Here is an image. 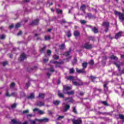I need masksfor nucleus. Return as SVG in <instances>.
Returning a JSON list of instances; mask_svg holds the SVG:
<instances>
[{"label": "nucleus", "instance_id": "f257e3e1", "mask_svg": "<svg viewBox=\"0 0 124 124\" xmlns=\"http://www.w3.org/2000/svg\"><path fill=\"white\" fill-rule=\"evenodd\" d=\"M67 80L72 81L73 85L75 86H82L83 85V82L82 80L78 79L77 78H75L72 76H69L66 77Z\"/></svg>", "mask_w": 124, "mask_h": 124}, {"label": "nucleus", "instance_id": "f03ea898", "mask_svg": "<svg viewBox=\"0 0 124 124\" xmlns=\"http://www.w3.org/2000/svg\"><path fill=\"white\" fill-rule=\"evenodd\" d=\"M72 88L71 86H68L67 85L63 86V93H66L68 94V95H71L72 94H74V91H72L71 92H68V91H70Z\"/></svg>", "mask_w": 124, "mask_h": 124}, {"label": "nucleus", "instance_id": "7ed1b4c3", "mask_svg": "<svg viewBox=\"0 0 124 124\" xmlns=\"http://www.w3.org/2000/svg\"><path fill=\"white\" fill-rule=\"evenodd\" d=\"M49 119L48 118H44L41 119H35V120H30V123L31 124H35L36 122H38L39 123H42V122L47 123Z\"/></svg>", "mask_w": 124, "mask_h": 124}, {"label": "nucleus", "instance_id": "20e7f679", "mask_svg": "<svg viewBox=\"0 0 124 124\" xmlns=\"http://www.w3.org/2000/svg\"><path fill=\"white\" fill-rule=\"evenodd\" d=\"M123 13H121L117 11H114V14L119 16V19L123 22L124 20V9L122 10Z\"/></svg>", "mask_w": 124, "mask_h": 124}, {"label": "nucleus", "instance_id": "39448f33", "mask_svg": "<svg viewBox=\"0 0 124 124\" xmlns=\"http://www.w3.org/2000/svg\"><path fill=\"white\" fill-rule=\"evenodd\" d=\"M114 64L116 65L117 67L118 68V70L120 73H124V70L121 71V68L120 67L121 65L123 64V62H120L119 61H117L116 62H113Z\"/></svg>", "mask_w": 124, "mask_h": 124}, {"label": "nucleus", "instance_id": "423d86ee", "mask_svg": "<svg viewBox=\"0 0 124 124\" xmlns=\"http://www.w3.org/2000/svg\"><path fill=\"white\" fill-rule=\"evenodd\" d=\"M93 47L92 45H90L89 43L85 44L82 46V48H85V49H91Z\"/></svg>", "mask_w": 124, "mask_h": 124}, {"label": "nucleus", "instance_id": "0eeeda50", "mask_svg": "<svg viewBox=\"0 0 124 124\" xmlns=\"http://www.w3.org/2000/svg\"><path fill=\"white\" fill-rule=\"evenodd\" d=\"M50 63H55V64H56V67H60V66H61V64H62V63H63V62H58L57 61H51L50 62Z\"/></svg>", "mask_w": 124, "mask_h": 124}, {"label": "nucleus", "instance_id": "6e6552de", "mask_svg": "<svg viewBox=\"0 0 124 124\" xmlns=\"http://www.w3.org/2000/svg\"><path fill=\"white\" fill-rule=\"evenodd\" d=\"M73 124H82V120L78 118L77 120H73L72 121Z\"/></svg>", "mask_w": 124, "mask_h": 124}, {"label": "nucleus", "instance_id": "1a4fd4ad", "mask_svg": "<svg viewBox=\"0 0 124 124\" xmlns=\"http://www.w3.org/2000/svg\"><path fill=\"white\" fill-rule=\"evenodd\" d=\"M109 23L108 22H105L103 23V27H105V28H106V32H107V31H108V28H109Z\"/></svg>", "mask_w": 124, "mask_h": 124}, {"label": "nucleus", "instance_id": "9d476101", "mask_svg": "<svg viewBox=\"0 0 124 124\" xmlns=\"http://www.w3.org/2000/svg\"><path fill=\"white\" fill-rule=\"evenodd\" d=\"M33 112H36L37 111L39 114H40V115H43V114H45L44 111L40 110L39 109L37 108H35L33 110Z\"/></svg>", "mask_w": 124, "mask_h": 124}, {"label": "nucleus", "instance_id": "9b49d317", "mask_svg": "<svg viewBox=\"0 0 124 124\" xmlns=\"http://www.w3.org/2000/svg\"><path fill=\"white\" fill-rule=\"evenodd\" d=\"M26 59H27V55L24 53H22L19 58V61H24Z\"/></svg>", "mask_w": 124, "mask_h": 124}, {"label": "nucleus", "instance_id": "f8f14e48", "mask_svg": "<svg viewBox=\"0 0 124 124\" xmlns=\"http://www.w3.org/2000/svg\"><path fill=\"white\" fill-rule=\"evenodd\" d=\"M70 108L69 105H66L63 107V112H66Z\"/></svg>", "mask_w": 124, "mask_h": 124}, {"label": "nucleus", "instance_id": "ddd939ff", "mask_svg": "<svg viewBox=\"0 0 124 124\" xmlns=\"http://www.w3.org/2000/svg\"><path fill=\"white\" fill-rule=\"evenodd\" d=\"M76 70L77 72H78V73H86L85 70L83 68H82V69H79L77 68Z\"/></svg>", "mask_w": 124, "mask_h": 124}, {"label": "nucleus", "instance_id": "4468645a", "mask_svg": "<svg viewBox=\"0 0 124 124\" xmlns=\"http://www.w3.org/2000/svg\"><path fill=\"white\" fill-rule=\"evenodd\" d=\"M39 23V20L37 19L32 21V22L31 23V25H38Z\"/></svg>", "mask_w": 124, "mask_h": 124}, {"label": "nucleus", "instance_id": "2eb2a0df", "mask_svg": "<svg viewBox=\"0 0 124 124\" xmlns=\"http://www.w3.org/2000/svg\"><path fill=\"white\" fill-rule=\"evenodd\" d=\"M37 106H39L41 107L42 106H44V102L38 101L36 103Z\"/></svg>", "mask_w": 124, "mask_h": 124}, {"label": "nucleus", "instance_id": "dca6fc26", "mask_svg": "<svg viewBox=\"0 0 124 124\" xmlns=\"http://www.w3.org/2000/svg\"><path fill=\"white\" fill-rule=\"evenodd\" d=\"M122 31L117 33L115 35V39H118L120 38V37H121V36H122Z\"/></svg>", "mask_w": 124, "mask_h": 124}, {"label": "nucleus", "instance_id": "f3484780", "mask_svg": "<svg viewBox=\"0 0 124 124\" xmlns=\"http://www.w3.org/2000/svg\"><path fill=\"white\" fill-rule=\"evenodd\" d=\"M74 35L75 36L76 38H77L78 36H80V32L77 31H76L74 32Z\"/></svg>", "mask_w": 124, "mask_h": 124}, {"label": "nucleus", "instance_id": "a211bd4d", "mask_svg": "<svg viewBox=\"0 0 124 124\" xmlns=\"http://www.w3.org/2000/svg\"><path fill=\"white\" fill-rule=\"evenodd\" d=\"M65 100L67 101H68V102H71V103H73L74 100H73V99L72 98V97H68V98H66L65 99Z\"/></svg>", "mask_w": 124, "mask_h": 124}, {"label": "nucleus", "instance_id": "6ab92c4d", "mask_svg": "<svg viewBox=\"0 0 124 124\" xmlns=\"http://www.w3.org/2000/svg\"><path fill=\"white\" fill-rule=\"evenodd\" d=\"M11 122L13 124H21V122H19V121H16V120L15 119H13L11 121Z\"/></svg>", "mask_w": 124, "mask_h": 124}, {"label": "nucleus", "instance_id": "aec40b11", "mask_svg": "<svg viewBox=\"0 0 124 124\" xmlns=\"http://www.w3.org/2000/svg\"><path fill=\"white\" fill-rule=\"evenodd\" d=\"M108 84V82H105L104 85V88L105 92H107L108 91V87H107Z\"/></svg>", "mask_w": 124, "mask_h": 124}, {"label": "nucleus", "instance_id": "412c9836", "mask_svg": "<svg viewBox=\"0 0 124 124\" xmlns=\"http://www.w3.org/2000/svg\"><path fill=\"white\" fill-rule=\"evenodd\" d=\"M90 78L91 79L92 81H93V83H95V80L96 79H97V78L94 77V76H91V77H90Z\"/></svg>", "mask_w": 124, "mask_h": 124}, {"label": "nucleus", "instance_id": "4be33fe9", "mask_svg": "<svg viewBox=\"0 0 124 124\" xmlns=\"http://www.w3.org/2000/svg\"><path fill=\"white\" fill-rule=\"evenodd\" d=\"M28 98L29 99H33V98H34V93H31L30 95L28 97Z\"/></svg>", "mask_w": 124, "mask_h": 124}, {"label": "nucleus", "instance_id": "5701e85b", "mask_svg": "<svg viewBox=\"0 0 124 124\" xmlns=\"http://www.w3.org/2000/svg\"><path fill=\"white\" fill-rule=\"evenodd\" d=\"M92 31H93L94 33H97L98 32V30L96 27H93L92 28Z\"/></svg>", "mask_w": 124, "mask_h": 124}, {"label": "nucleus", "instance_id": "b1692460", "mask_svg": "<svg viewBox=\"0 0 124 124\" xmlns=\"http://www.w3.org/2000/svg\"><path fill=\"white\" fill-rule=\"evenodd\" d=\"M45 95L44 93H40L38 96L37 97L38 98H44Z\"/></svg>", "mask_w": 124, "mask_h": 124}, {"label": "nucleus", "instance_id": "393cba45", "mask_svg": "<svg viewBox=\"0 0 124 124\" xmlns=\"http://www.w3.org/2000/svg\"><path fill=\"white\" fill-rule=\"evenodd\" d=\"M88 65V63L87 62H84L82 63V67L83 69L85 70L87 68V66Z\"/></svg>", "mask_w": 124, "mask_h": 124}, {"label": "nucleus", "instance_id": "a878e982", "mask_svg": "<svg viewBox=\"0 0 124 124\" xmlns=\"http://www.w3.org/2000/svg\"><path fill=\"white\" fill-rule=\"evenodd\" d=\"M110 59H111V60H114V61H118V58L114 55H111Z\"/></svg>", "mask_w": 124, "mask_h": 124}, {"label": "nucleus", "instance_id": "bb28decb", "mask_svg": "<svg viewBox=\"0 0 124 124\" xmlns=\"http://www.w3.org/2000/svg\"><path fill=\"white\" fill-rule=\"evenodd\" d=\"M81 10H82L83 11V13H85V10L86 9V6L85 5H83L80 7Z\"/></svg>", "mask_w": 124, "mask_h": 124}, {"label": "nucleus", "instance_id": "cd10ccee", "mask_svg": "<svg viewBox=\"0 0 124 124\" xmlns=\"http://www.w3.org/2000/svg\"><path fill=\"white\" fill-rule=\"evenodd\" d=\"M101 103L105 105V106H109V104H108V103H107V101H102Z\"/></svg>", "mask_w": 124, "mask_h": 124}, {"label": "nucleus", "instance_id": "c85d7f7f", "mask_svg": "<svg viewBox=\"0 0 124 124\" xmlns=\"http://www.w3.org/2000/svg\"><path fill=\"white\" fill-rule=\"evenodd\" d=\"M60 101H55L53 102V104H54V105H59L60 103Z\"/></svg>", "mask_w": 124, "mask_h": 124}, {"label": "nucleus", "instance_id": "c756f323", "mask_svg": "<svg viewBox=\"0 0 124 124\" xmlns=\"http://www.w3.org/2000/svg\"><path fill=\"white\" fill-rule=\"evenodd\" d=\"M45 49H46V46H44L43 48H41L40 52L43 53L44 52V51L45 50Z\"/></svg>", "mask_w": 124, "mask_h": 124}, {"label": "nucleus", "instance_id": "7c9ffc66", "mask_svg": "<svg viewBox=\"0 0 124 124\" xmlns=\"http://www.w3.org/2000/svg\"><path fill=\"white\" fill-rule=\"evenodd\" d=\"M58 96L59 97L63 98V94L60 92H58Z\"/></svg>", "mask_w": 124, "mask_h": 124}, {"label": "nucleus", "instance_id": "2f4dec72", "mask_svg": "<svg viewBox=\"0 0 124 124\" xmlns=\"http://www.w3.org/2000/svg\"><path fill=\"white\" fill-rule=\"evenodd\" d=\"M66 33L68 37H70V36H71V33L70 32V31H69L68 32H66Z\"/></svg>", "mask_w": 124, "mask_h": 124}, {"label": "nucleus", "instance_id": "473e14b6", "mask_svg": "<svg viewBox=\"0 0 124 124\" xmlns=\"http://www.w3.org/2000/svg\"><path fill=\"white\" fill-rule=\"evenodd\" d=\"M56 11L59 14H62V11L59 9H56Z\"/></svg>", "mask_w": 124, "mask_h": 124}, {"label": "nucleus", "instance_id": "72a5a7b5", "mask_svg": "<svg viewBox=\"0 0 124 124\" xmlns=\"http://www.w3.org/2000/svg\"><path fill=\"white\" fill-rule=\"evenodd\" d=\"M69 72H70V74H73V73H74V69H73V68L70 69Z\"/></svg>", "mask_w": 124, "mask_h": 124}, {"label": "nucleus", "instance_id": "f704fd0d", "mask_svg": "<svg viewBox=\"0 0 124 124\" xmlns=\"http://www.w3.org/2000/svg\"><path fill=\"white\" fill-rule=\"evenodd\" d=\"M119 118L121 119V120H124V115L123 114H119Z\"/></svg>", "mask_w": 124, "mask_h": 124}, {"label": "nucleus", "instance_id": "c9c22d12", "mask_svg": "<svg viewBox=\"0 0 124 124\" xmlns=\"http://www.w3.org/2000/svg\"><path fill=\"white\" fill-rule=\"evenodd\" d=\"M21 27V23H18L16 25V29H18V28H20Z\"/></svg>", "mask_w": 124, "mask_h": 124}, {"label": "nucleus", "instance_id": "e433bc0d", "mask_svg": "<svg viewBox=\"0 0 124 124\" xmlns=\"http://www.w3.org/2000/svg\"><path fill=\"white\" fill-rule=\"evenodd\" d=\"M70 54V51H67L65 52L64 55V56H66V57H68V55Z\"/></svg>", "mask_w": 124, "mask_h": 124}, {"label": "nucleus", "instance_id": "4c0bfd02", "mask_svg": "<svg viewBox=\"0 0 124 124\" xmlns=\"http://www.w3.org/2000/svg\"><path fill=\"white\" fill-rule=\"evenodd\" d=\"M53 58L54 59V60H59V56L55 54L53 56Z\"/></svg>", "mask_w": 124, "mask_h": 124}, {"label": "nucleus", "instance_id": "58836bf2", "mask_svg": "<svg viewBox=\"0 0 124 124\" xmlns=\"http://www.w3.org/2000/svg\"><path fill=\"white\" fill-rule=\"evenodd\" d=\"M5 38V35H0V39H4Z\"/></svg>", "mask_w": 124, "mask_h": 124}, {"label": "nucleus", "instance_id": "ea45409f", "mask_svg": "<svg viewBox=\"0 0 124 124\" xmlns=\"http://www.w3.org/2000/svg\"><path fill=\"white\" fill-rule=\"evenodd\" d=\"M45 40H49L50 39V36H48V35L45 36Z\"/></svg>", "mask_w": 124, "mask_h": 124}, {"label": "nucleus", "instance_id": "a19ab883", "mask_svg": "<svg viewBox=\"0 0 124 124\" xmlns=\"http://www.w3.org/2000/svg\"><path fill=\"white\" fill-rule=\"evenodd\" d=\"M65 47V46L64 45V44H62L60 46V48L61 49H64V48Z\"/></svg>", "mask_w": 124, "mask_h": 124}, {"label": "nucleus", "instance_id": "79ce46f5", "mask_svg": "<svg viewBox=\"0 0 124 124\" xmlns=\"http://www.w3.org/2000/svg\"><path fill=\"white\" fill-rule=\"evenodd\" d=\"M73 112H74V113H75V114H77V110H76V108L74 107L73 108Z\"/></svg>", "mask_w": 124, "mask_h": 124}, {"label": "nucleus", "instance_id": "37998d69", "mask_svg": "<svg viewBox=\"0 0 124 124\" xmlns=\"http://www.w3.org/2000/svg\"><path fill=\"white\" fill-rule=\"evenodd\" d=\"M29 111H30V110L29 109H26V110L23 111V114H28V113H29Z\"/></svg>", "mask_w": 124, "mask_h": 124}, {"label": "nucleus", "instance_id": "c03bdc74", "mask_svg": "<svg viewBox=\"0 0 124 124\" xmlns=\"http://www.w3.org/2000/svg\"><path fill=\"white\" fill-rule=\"evenodd\" d=\"M16 106H17V104L15 103L12 105L11 107L12 108H16Z\"/></svg>", "mask_w": 124, "mask_h": 124}, {"label": "nucleus", "instance_id": "a18cd8bd", "mask_svg": "<svg viewBox=\"0 0 124 124\" xmlns=\"http://www.w3.org/2000/svg\"><path fill=\"white\" fill-rule=\"evenodd\" d=\"M77 62V59L76 58L74 59V60L72 62L73 64H75Z\"/></svg>", "mask_w": 124, "mask_h": 124}, {"label": "nucleus", "instance_id": "49530a36", "mask_svg": "<svg viewBox=\"0 0 124 124\" xmlns=\"http://www.w3.org/2000/svg\"><path fill=\"white\" fill-rule=\"evenodd\" d=\"M51 53H52V52L50 50H48L47 51V54L48 55V56H50V55H51Z\"/></svg>", "mask_w": 124, "mask_h": 124}, {"label": "nucleus", "instance_id": "de8ad7c7", "mask_svg": "<svg viewBox=\"0 0 124 124\" xmlns=\"http://www.w3.org/2000/svg\"><path fill=\"white\" fill-rule=\"evenodd\" d=\"M11 88H14V87H15V83L13 82L11 83V85H10Z\"/></svg>", "mask_w": 124, "mask_h": 124}, {"label": "nucleus", "instance_id": "09e8293b", "mask_svg": "<svg viewBox=\"0 0 124 124\" xmlns=\"http://www.w3.org/2000/svg\"><path fill=\"white\" fill-rule=\"evenodd\" d=\"M93 63H94V62H93V60H91L90 62H89V64H91V65H93Z\"/></svg>", "mask_w": 124, "mask_h": 124}, {"label": "nucleus", "instance_id": "8fccbe9b", "mask_svg": "<svg viewBox=\"0 0 124 124\" xmlns=\"http://www.w3.org/2000/svg\"><path fill=\"white\" fill-rule=\"evenodd\" d=\"M66 23V21H65V20L64 19H62L61 21V24H64Z\"/></svg>", "mask_w": 124, "mask_h": 124}, {"label": "nucleus", "instance_id": "3c124183", "mask_svg": "<svg viewBox=\"0 0 124 124\" xmlns=\"http://www.w3.org/2000/svg\"><path fill=\"white\" fill-rule=\"evenodd\" d=\"M64 116H60L58 117V120H61V119H63Z\"/></svg>", "mask_w": 124, "mask_h": 124}, {"label": "nucleus", "instance_id": "603ef678", "mask_svg": "<svg viewBox=\"0 0 124 124\" xmlns=\"http://www.w3.org/2000/svg\"><path fill=\"white\" fill-rule=\"evenodd\" d=\"M49 71H50V72H54V70L53 68H50V69H49Z\"/></svg>", "mask_w": 124, "mask_h": 124}, {"label": "nucleus", "instance_id": "864d4df0", "mask_svg": "<svg viewBox=\"0 0 124 124\" xmlns=\"http://www.w3.org/2000/svg\"><path fill=\"white\" fill-rule=\"evenodd\" d=\"M80 23H81V24H86V22L85 20H80Z\"/></svg>", "mask_w": 124, "mask_h": 124}, {"label": "nucleus", "instance_id": "5fc2aeb1", "mask_svg": "<svg viewBox=\"0 0 124 124\" xmlns=\"http://www.w3.org/2000/svg\"><path fill=\"white\" fill-rule=\"evenodd\" d=\"M14 27V25L12 24L9 26V29L10 30H11V29H12L13 27Z\"/></svg>", "mask_w": 124, "mask_h": 124}, {"label": "nucleus", "instance_id": "6e6d98bb", "mask_svg": "<svg viewBox=\"0 0 124 124\" xmlns=\"http://www.w3.org/2000/svg\"><path fill=\"white\" fill-rule=\"evenodd\" d=\"M6 96H11V95H10L8 93V91H7V92L6 93Z\"/></svg>", "mask_w": 124, "mask_h": 124}, {"label": "nucleus", "instance_id": "4d7b16f0", "mask_svg": "<svg viewBox=\"0 0 124 124\" xmlns=\"http://www.w3.org/2000/svg\"><path fill=\"white\" fill-rule=\"evenodd\" d=\"M79 94L80 95H84V94H85V93H84V92H80L79 93Z\"/></svg>", "mask_w": 124, "mask_h": 124}, {"label": "nucleus", "instance_id": "13d9d810", "mask_svg": "<svg viewBox=\"0 0 124 124\" xmlns=\"http://www.w3.org/2000/svg\"><path fill=\"white\" fill-rule=\"evenodd\" d=\"M31 117H32V114H30L27 115V117L28 118H31Z\"/></svg>", "mask_w": 124, "mask_h": 124}, {"label": "nucleus", "instance_id": "bf43d9fd", "mask_svg": "<svg viewBox=\"0 0 124 124\" xmlns=\"http://www.w3.org/2000/svg\"><path fill=\"white\" fill-rule=\"evenodd\" d=\"M48 113L49 115H52V114H53V112H52V111L50 110H48Z\"/></svg>", "mask_w": 124, "mask_h": 124}, {"label": "nucleus", "instance_id": "052dcab7", "mask_svg": "<svg viewBox=\"0 0 124 124\" xmlns=\"http://www.w3.org/2000/svg\"><path fill=\"white\" fill-rule=\"evenodd\" d=\"M6 64H7V62H3V66H5V65Z\"/></svg>", "mask_w": 124, "mask_h": 124}, {"label": "nucleus", "instance_id": "680f3d73", "mask_svg": "<svg viewBox=\"0 0 124 124\" xmlns=\"http://www.w3.org/2000/svg\"><path fill=\"white\" fill-rule=\"evenodd\" d=\"M26 87H30V82H27L26 85Z\"/></svg>", "mask_w": 124, "mask_h": 124}, {"label": "nucleus", "instance_id": "e2e57ef3", "mask_svg": "<svg viewBox=\"0 0 124 124\" xmlns=\"http://www.w3.org/2000/svg\"><path fill=\"white\" fill-rule=\"evenodd\" d=\"M22 34V31H20L18 33L17 35H21Z\"/></svg>", "mask_w": 124, "mask_h": 124}, {"label": "nucleus", "instance_id": "0e129e2a", "mask_svg": "<svg viewBox=\"0 0 124 124\" xmlns=\"http://www.w3.org/2000/svg\"><path fill=\"white\" fill-rule=\"evenodd\" d=\"M43 61H44V62H48V59H44L43 60Z\"/></svg>", "mask_w": 124, "mask_h": 124}, {"label": "nucleus", "instance_id": "69168bd1", "mask_svg": "<svg viewBox=\"0 0 124 124\" xmlns=\"http://www.w3.org/2000/svg\"><path fill=\"white\" fill-rule=\"evenodd\" d=\"M87 16H88V17H89V18H91V17L92 16V15L91 14H88Z\"/></svg>", "mask_w": 124, "mask_h": 124}, {"label": "nucleus", "instance_id": "338daca9", "mask_svg": "<svg viewBox=\"0 0 124 124\" xmlns=\"http://www.w3.org/2000/svg\"><path fill=\"white\" fill-rule=\"evenodd\" d=\"M30 1V0H25L24 1V2H29Z\"/></svg>", "mask_w": 124, "mask_h": 124}, {"label": "nucleus", "instance_id": "774afa93", "mask_svg": "<svg viewBox=\"0 0 124 124\" xmlns=\"http://www.w3.org/2000/svg\"><path fill=\"white\" fill-rule=\"evenodd\" d=\"M12 95L16 96V93H12Z\"/></svg>", "mask_w": 124, "mask_h": 124}]
</instances>
